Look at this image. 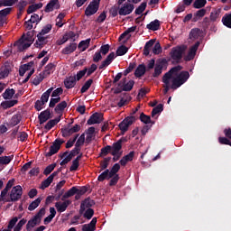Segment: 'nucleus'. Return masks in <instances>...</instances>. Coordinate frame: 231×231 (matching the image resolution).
I'll return each mask as SVG.
<instances>
[{"mask_svg": "<svg viewBox=\"0 0 231 231\" xmlns=\"http://www.w3.org/2000/svg\"><path fill=\"white\" fill-rule=\"evenodd\" d=\"M182 69L183 68L180 65H178L176 67L171 68L167 73H165L162 76V82L163 83H168V80H171L172 79V75H176L177 73L181 71Z\"/></svg>", "mask_w": 231, "mask_h": 231, "instance_id": "9d476101", "label": "nucleus"}, {"mask_svg": "<svg viewBox=\"0 0 231 231\" xmlns=\"http://www.w3.org/2000/svg\"><path fill=\"white\" fill-rule=\"evenodd\" d=\"M70 200H64L63 202H57L55 203V208L58 210L59 213H63L67 210L68 207L71 205Z\"/></svg>", "mask_w": 231, "mask_h": 231, "instance_id": "a211bd4d", "label": "nucleus"}, {"mask_svg": "<svg viewBox=\"0 0 231 231\" xmlns=\"http://www.w3.org/2000/svg\"><path fill=\"white\" fill-rule=\"evenodd\" d=\"M14 160V155L0 157V164L7 165Z\"/></svg>", "mask_w": 231, "mask_h": 231, "instance_id": "864d4df0", "label": "nucleus"}, {"mask_svg": "<svg viewBox=\"0 0 231 231\" xmlns=\"http://www.w3.org/2000/svg\"><path fill=\"white\" fill-rule=\"evenodd\" d=\"M147 72L146 66L142 63L139 64L138 67L135 69L134 76L137 79L142 78Z\"/></svg>", "mask_w": 231, "mask_h": 231, "instance_id": "bb28decb", "label": "nucleus"}, {"mask_svg": "<svg viewBox=\"0 0 231 231\" xmlns=\"http://www.w3.org/2000/svg\"><path fill=\"white\" fill-rule=\"evenodd\" d=\"M56 67H57L56 63L50 62L49 64L46 65L44 70L41 72V74L48 78L51 73L55 71Z\"/></svg>", "mask_w": 231, "mask_h": 231, "instance_id": "aec40b11", "label": "nucleus"}, {"mask_svg": "<svg viewBox=\"0 0 231 231\" xmlns=\"http://www.w3.org/2000/svg\"><path fill=\"white\" fill-rule=\"evenodd\" d=\"M16 104H18V100L17 99H12V100H7V101H3L1 103V107L4 110H7L9 108L14 107Z\"/></svg>", "mask_w": 231, "mask_h": 231, "instance_id": "c756f323", "label": "nucleus"}, {"mask_svg": "<svg viewBox=\"0 0 231 231\" xmlns=\"http://www.w3.org/2000/svg\"><path fill=\"white\" fill-rule=\"evenodd\" d=\"M139 119H141L142 123L145 125H155V121L151 120V116H147L146 114L142 113L141 116H139Z\"/></svg>", "mask_w": 231, "mask_h": 231, "instance_id": "49530a36", "label": "nucleus"}, {"mask_svg": "<svg viewBox=\"0 0 231 231\" xmlns=\"http://www.w3.org/2000/svg\"><path fill=\"white\" fill-rule=\"evenodd\" d=\"M97 218L94 217L91 222L88 225H84L81 231H95L97 230Z\"/></svg>", "mask_w": 231, "mask_h": 231, "instance_id": "393cba45", "label": "nucleus"}, {"mask_svg": "<svg viewBox=\"0 0 231 231\" xmlns=\"http://www.w3.org/2000/svg\"><path fill=\"white\" fill-rule=\"evenodd\" d=\"M42 6H43L42 3L31 5H29V7L27 9V14H33V13L37 12L39 9H41Z\"/></svg>", "mask_w": 231, "mask_h": 231, "instance_id": "79ce46f5", "label": "nucleus"}, {"mask_svg": "<svg viewBox=\"0 0 231 231\" xmlns=\"http://www.w3.org/2000/svg\"><path fill=\"white\" fill-rule=\"evenodd\" d=\"M134 9V5L131 3H125L123 4L122 7L118 10L119 15H128L133 13Z\"/></svg>", "mask_w": 231, "mask_h": 231, "instance_id": "4468645a", "label": "nucleus"}, {"mask_svg": "<svg viewBox=\"0 0 231 231\" xmlns=\"http://www.w3.org/2000/svg\"><path fill=\"white\" fill-rule=\"evenodd\" d=\"M129 51V48L125 47V45H121L117 48L116 56H124Z\"/></svg>", "mask_w": 231, "mask_h": 231, "instance_id": "680f3d73", "label": "nucleus"}, {"mask_svg": "<svg viewBox=\"0 0 231 231\" xmlns=\"http://www.w3.org/2000/svg\"><path fill=\"white\" fill-rule=\"evenodd\" d=\"M167 63L168 62L166 59L159 60L157 63H155L154 72L152 74V77L158 78L163 72V69L164 67L167 66Z\"/></svg>", "mask_w": 231, "mask_h": 231, "instance_id": "1a4fd4ad", "label": "nucleus"}, {"mask_svg": "<svg viewBox=\"0 0 231 231\" xmlns=\"http://www.w3.org/2000/svg\"><path fill=\"white\" fill-rule=\"evenodd\" d=\"M93 84V79H88L85 84L83 85V87H81L80 88V93L84 94L87 93L88 90L91 88V85Z\"/></svg>", "mask_w": 231, "mask_h": 231, "instance_id": "09e8293b", "label": "nucleus"}, {"mask_svg": "<svg viewBox=\"0 0 231 231\" xmlns=\"http://www.w3.org/2000/svg\"><path fill=\"white\" fill-rule=\"evenodd\" d=\"M15 95V90L14 88H8L5 89V92L2 94V97H4L5 100H10L14 97Z\"/></svg>", "mask_w": 231, "mask_h": 231, "instance_id": "4c0bfd02", "label": "nucleus"}, {"mask_svg": "<svg viewBox=\"0 0 231 231\" xmlns=\"http://www.w3.org/2000/svg\"><path fill=\"white\" fill-rule=\"evenodd\" d=\"M64 143L65 141L62 139H59V138L55 139L50 147V152H45L44 156L51 157L57 154Z\"/></svg>", "mask_w": 231, "mask_h": 231, "instance_id": "39448f33", "label": "nucleus"}, {"mask_svg": "<svg viewBox=\"0 0 231 231\" xmlns=\"http://www.w3.org/2000/svg\"><path fill=\"white\" fill-rule=\"evenodd\" d=\"M48 37H43L42 34H37V41L34 43L35 48L42 49L48 43Z\"/></svg>", "mask_w": 231, "mask_h": 231, "instance_id": "412c9836", "label": "nucleus"}, {"mask_svg": "<svg viewBox=\"0 0 231 231\" xmlns=\"http://www.w3.org/2000/svg\"><path fill=\"white\" fill-rule=\"evenodd\" d=\"M156 42V40H150L148 42H146L144 47H143V55L144 56H149L150 55V51H151V48L154 46Z\"/></svg>", "mask_w": 231, "mask_h": 231, "instance_id": "473e14b6", "label": "nucleus"}, {"mask_svg": "<svg viewBox=\"0 0 231 231\" xmlns=\"http://www.w3.org/2000/svg\"><path fill=\"white\" fill-rule=\"evenodd\" d=\"M164 110L163 105L159 104L157 106L153 107L152 111V117L154 118L159 113Z\"/></svg>", "mask_w": 231, "mask_h": 231, "instance_id": "4d7b16f0", "label": "nucleus"}, {"mask_svg": "<svg viewBox=\"0 0 231 231\" xmlns=\"http://www.w3.org/2000/svg\"><path fill=\"white\" fill-rule=\"evenodd\" d=\"M61 118H62V114L60 115L59 117H56L53 120H50L49 122L46 123L44 129L47 131H51V129L52 127H54L55 125H57L60 123Z\"/></svg>", "mask_w": 231, "mask_h": 231, "instance_id": "cd10ccee", "label": "nucleus"}, {"mask_svg": "<svg viewBox=\"0 0 231 231\" xmlns=\"http://www.w3.org/2000/svg\"><path fill=\"white\" fill-rule=\"evenodd\" d=\"M185 51H186V46L184 45L172 47L170 52V56L177 63H180L181 59L183 58V54Z\"/></svg>", "mask_w": 231, "mask_h": 231, "instance_id": "7ed1b4c3", "label": "nucleus"}, {"mask_svg": "<svg viewBox=\"0 0 231 231\" xmlns=\"http://www.w3.org/2000/svg\"><path fill=\"white\" fill-rule=\"evenodd\" d=\"M207 14V9H199L195 14L192 18V22L196 23L202 19Z\"/></svg>", "mask_w": 231, "mask_h": 231, "instance_id": "f704fd0d", "label": "nucleus"}, {"mask_svg": "<svg viewBox=\"0 0 231 231\" xmlns=\"http://www.w3.org/2000/svg\"><path fill=\"white\" fill-rule=\"evenodd\" d=\"M53 180L51 177H48L45 180L42 182V187L40 189H45L50 187Z\"/></svg>", "mask_w": 231, "mask_h": 231, "instance_id": "338daca9", "label": "nucleus"}, {"mask_svg": "<svg viewBox=\"0 0 231 231\" xmlns=\"http://www.w3.org/2000/svg\"><path fill=\"white\" fill-rule=\"evenodd\" d=\"M160 27H161L160 21L157 19L146 24V29H149L152 32L158 31Z\"/></svg>", "mask_w": 231, "mask_h": 231, "instance_id": "c9c22d12", "label": "nucleus"}, {"mask_svg": "<svg viewBox=\"0 0 231 231\" xmlns=\"http://www.w3.org/2000/svg\"><path fill=\"white\" fill-rule=\"evenodd\" d=\"M116 59V54L115 52H111L106 58L105 59L104 61L99 66V69H104L106 67L109 66L114 60Z\"/></svg>", "mask_w": 231, "mask_h": 231, "instance_id": "b1692460", "label": "nucleus"}, {"mask_svg": "<svg viewBox=\"0 0 231 231\" xmlns=\"http://www.w3.org/2000/svg\"><path fill=\"white\" fill-rule=\"evenodd\" d=\"M56 166H57L56 163H52V164H51L49 166H46V168H45V170L43 171V174L45 176H49L51 173V171L55 170Z\"/></svg>", "mask_w": 231, "mask_h": 231, "instance_id": "0e129e2a", "label": "nucleus"}, {"mask_svg": "<svg viewBox=\"0 0 231 231\" xmlns=\"http://www.w3.org/2000/svg\"><path fill=\"white\" fill-rule=\"evenodd\" d=\"M80 130H81V125L76 124L71 128H69V127L61 128L60 129V133H61L63 138H68V137L71 136L75 133H79Z\"/></svg>", "mask_w": 231, "mask_h": 231, "instance_id": "6e6552de", "label": "nucleus"}, {"mask_svg": "<svg viewBox=\"0 0 231 231\" xmlns=\"http://www.w3.org/2000/svg\"><path fill=\"white\" fill-rule=\"evenodd\" d=\"M115 151L114 144L112 145H106L103 147L100 151L99 157H106L109 153L111 154V152Z\"/></svg>", "mask_w": 231, "mask_h": 231, "instance_id": "72a5a7b5", "label": "nucleus"}, {"mask_svg": "<svg viewBox=\"0 0 231 231\" xmlns=\"http://www.w3.org/2000/svg\"><path fill=\"white\" fill-rule=\"evenodd\" d=\"M93 206H95V201L90 197L86 198L80 203L79 214L83 215L87 209L91 208Z\"/></svg>", "mask_w": 231, "mask_h": 231, "instance_id": "ddd939ff", "label": "nucleus"}, {"mask_svg": "<svg viewBox=\"0 0 231 231\" xmlns=\"http://www.w3.org/2000/svg\"><path fill=\"white\" fill-rule=\"evenodd\" d=\"M41 224V222H39V219H37V218H31L29 221H28V223H27V225H26V230L27 231H32V229L35 226H37V225H40Z\"/></svg>", "mask_w": 231, "mask_h": 231, "instance_id": "37998d69", "label": "nucleus"}, {"mask_svg": "<svg viewBox=\"0 0 231 231\" xmlns=\"http://www.w3.org/2000/svg\"><path fill=\"white\" fill-rule=\"evenodd\" d=\"M127 142V138L123 136L121 137L116 143H113L114 149L122 150L123 149V143Z\"/></svg>", "mask_w": 231, "mask_h": 231, "instance_id": "de8ad7c7", "label": "nucleus"}, {"mask_svg": "<svg viewBox=\"0 0 231 231\" xmlns=\"http://www.w3.org/2000/svg\"><path fill=\"white\" fill-rule=\"evenodd\" d=\"M111 155L113 156V159H112L113 162H118L120 157H122L123 152L120 149L114 148V151L111 152Z\"/></svg>", "mask_w": 231, "mask_h": 231, "instance_id": "ea45409f", "label": "nucleus"}, {"mask_svg": "<svg viewBox=\"0 0 231 231\" xmlns=\"http://www.w3.org/2000/svg\"><path fill=\"white\" fill-rule=\"evenodd\" d=\"M135 122V116H127L125 120L121 121L118 125L122 134H125L129 130L130 125Z\"/></svg>", "mask_w": 231, "mask_h": 231, "instance_id": "423d86ee", "label": "nucleus"}, {"mask_svg": "<svg viewBox=\"0 0 231 231\" xmlns=\"http://www.w3.org/2000/svg\"><path fill=\"white\" fill-rule=\"evenodd\" d=\"M22 121V116L21 115H14L11 118V121H10V125L12 126H15V125H18Z\"/></svg>", "mask_w": 231, "mask_h": 231, "instance_id": "8fccbe9b", "label": "nucleus"}, {"mask_svg": "<svg viewBox=\"0 0 231 231\" xmlns=\"http://www.w3.org/2000/svg\"><path fill=\"white\" fill-rule=\"evenodd\" d=\"M60 2L59 0H51L49 4L46 5L44 12L46 14L51 13L53 10L60 9Z\"/></svg>", "mask_w": 231, "mask_h": 231, "instance_id": "f3484780", "label": "nucleus"}, {"mask_svg": "<svg viewBox=\"0 0 231 231\" xmlns=\"http://www.w3.org/2000/svg\"><path fill=\"white\" fill-rule=\"evenodd\" d=\"M207 5V0H195L193 3V7L195 9H201L202 7H205Z\"/></svg>", "mask_w": 231, "mask_h": 231, "instance_id": "6e6d98bb", "label": "nucleus"}, {"mask_svg": "<svg viewBox=\"0 0 231 231\" xmlns=\"http://www.w3.org/2000/svg\"><path fill=\"white\" fill-rule=\"evenodd\" d=\"M146 7H147V2H143V3L141 4V5H139V6L135 9L134 14H138V15L142 14L143 13V11L146 10Z\"/></svg>", "mask_w": 231, "mask_h": 231, "instance_id": "13d9d810", "label": "nucleus"}, {"mask_svg": "<svg viewBox=\"0 0 231 231\" xmlns=\"http://www.w3.org/2000/svg\"><path fill=\"white\" fill-rule=\"evenodd\" d=\"M12 72V66L9 63H5L0 69V79H5Z\"/></svg>", "mask_w": 231, "mask_h": 231, "instance_id": "4be33fe9", "label": "nucleus"}, {"mask_svg": "<svg viewBox=\"0 0 231 231\" xmlns=\"http://www.w3.org/2000/svg\"><path fill=\"white\" fill-rule=\"evenodd\" d=\"M221 22L226 28L231 29V13L222 16Z\"/></svg>", "mask_w": 231, "mask_h": 231, "instance_id": "58836bf2", "label": "nucleus"}, {"mask_svg": "<svg viewBox=\"0 0 231 231\" xmlns=\"http://www.w3.org/2000/svg\"><path fill=\"white\" fill-rule=\"evenodd\" d=\"M216 22L209 19V17L206 16L204 17L203 21H202V27L204 30L209 29L210 26H212L213 24H215Z\"/></svg>", "mask_w": 231, "mask_h": 231, "instance_id": "c03bdc74", "label": "nucleus"}, {"mask_svg": "<svg viewBox=\"0 0 231 231\" xmlns=\"http://www.w3.org/2000/svg\"><path fill=\"white\" fill-rule=\"evenodd\" d=\"M90 42H91L90 39L80 41L78 45V48L81 49L80 51H85L86 50L88 49Z\"/></svg>", "mask_w": 231, "mask_h": 231, "instance_id": "a19ab883", "label": "nucleus"}, {"mask_svg": "<svg viewBox=\"0 0 231 231\" xmlns=\"http://www.w3.org/2000/svg\"><path fill=\"white\" fill-rule=\"evenodd\" d=\"M67 106H68L67 102L66 101H61L60 103H59L55 106L54 111H55L56 114L61 116V115H63V111H65Z\"/></svg>", "mask_w": 231, "mask_h": 231, "instance_id": "2f4dec72", "label": "nucleus"}, {"mask_svg": "<svg viewBox=\"0 0 231 231\" xmlns=\"http://www.w3.org/2000/svg\"><path fill=\"white\" fill-rule=\"evenodd\" d=\"M201 30L199 28L192 29L189 32V38L197 40L199 37H200Z\"/></svg>", "mask_w": 231, "mask_h": 231, "instance_id": "603ef678", "label": "nucleus"}, {"mask_svg": "<svg viewBox=\"0 0 231 231\" xmlns=\"http://www.w3.org/2000/svg\"><path fill=\"white\" fill-rule=\"evenodd\" d=\"M113 177H110V172L108 169H106L103 173L97 176V181L103 182L105 180H109Z\"/></svg>", "mask_w": 231, "mask_h": 231, "instance_id": "a18cd8bd", "label": "nucleus"}, {"mask_svg": "<svg viewBox=\"0 0 231 231\" xmlns=\"http://www.w3.org/2000/svg\"><path fill=\"white\" fill-rule=\"evenodd\" d=\"M189 72L187 70H182L180 71L176 78H173L171 79V89H178L180 88L182 85L185 84L186 81L189 79Z\"/></svg>", "mask_w": 231, "mask_h": 231, "instance_id": "f257e3e1", "label": "nucleus"}, {"mask_svg": "<svg viewBox=\"0 0 231 231\" xmlns=\"http://www.w3.org/2000/svg\"><path fill=\"white\" fill-rule=\"evenodd\" d=\"M88 192V188L83 187L75 194V199L79 200L81 199V196Z\"/></svg>", "mask_w": 231, "mask_h": 231, "instance_id": "774afa93", "label": "nucleus"}, {"mask_svg": "<svg viewBox=\"0 0 231 231\" xmlns=\"http://www.w3.org/2000/svg\"><path fill=\"white\" fill-rule=\"evenodd\" d=\"M53 90V88H50L46 90V92H43L40 99H37L34 103V109L36 111H42L44 108V106L48 103L49 98L51 95V92Z\"/></svg>", "mask_w": 231, "mask_h": 231, "instance_id": "f03ea898", "label": "nucleus"}, {"mask_svg": "<svg viewBox=\"0 0 231 231\" xmlns=\"http://www.w3.org/2000/svg\"><path fill=\"white\" fill-rule=\"evenodd\" d=\"M120 171V165L118 163H116L112 166L111 171H109L110 177H114L115 175H117L116 173Z\"/></svg>", "mask_w": 231, "mask_h": 231, "instance_id": "69168bd1", "label": "nucleus"}, {"mask_svg": "<svg viewBox=\"0 0 231 231\" xmlns=\"http://www.w3.org/2000/svg\"><path fill=\"white\" fill-rule=\"evenodd\" d=\"M220 15H221V9H213L208 18L214 21L215 23H217L219 21Z\"/></svg>", "mask_w": 231, "mask_h": 231, "instance_id": "e433bc0d", "label": "nucleus"}, {"mask_svg": "<svg viewBox=\"0 0 231 231\" xmlns=\"http://www.w3.org/2000/svg\"><path fill=\"white\" fill-rule=\"evenodd\" d=\"M110 161H111V157L105 158L103 161H101L100 162L101 171H106L108 168Z\"/></svg>", "mask_w": 231, "mask_h": 231, "instance_id": "bf43d9fd", "label": "nucleus"}, {"mask_svg": "<svg viewBox=\"0 0 231 231\" xmlns=\"http://www.w3.org/2000/svg\"><path fill=\"white\" fill-rule=\"evenodd\" d=\"M10 198L5 199V202H16L22 199L23 196V188L20 185L12 188V190L9 194Z\"/></svg>", "mask_w": 231, "mask_h": 231, "instance_id": "20e7f679", "label": "nucleus"}, {"mask_svg": "<svg viewBox=\"0 0 231 231\" xmlns=\"http://www.w3.org/2000/svg\"><path fill=\"white\" fill-rule=\"evenodd\" d=\"M18 3V0H0V7L1 6H14Z\"/></svg>", "mask_w": 231, "mask_h": 231, "instance_id": "5fc2aeb1", "label": "nucleus"}, {"mask_svg": "<svg viewBox=\"0 0 231 231\" xmlns=\"http://www.w3.org/2000/svg\"><path fill=\"white\" fill-rule=\"evenodd\" d=\"M104 121V114L95 113L90 116V118L87 121L88 125H99Z\"/></svg>", "mask_w": 231, "mask_h": 231, "instance_id": "f8f14e48", "label": "nucleus"}, {"mask_svg": "<svg viewBox=\"0 0 231 231\" xmlns=\"http://www.w3.org/2000/svg\"><path fill=\"white\" fill-rule=\"evenodd\" d=\"M77 81L79 80L76 79L75 76H69L66 79H64V87L67 89H72L76 86Z\"/></svg>", "mask_w": 231, "mask_h": 231, "instance_id": "5701e85b", "label": "nucleus"}, {"mask_svg": "<svg viewBox=\"0 0 231 231\" xmlns=\"http://www.w3.org/2000/svg\"><path fill=\"white\" fill-rule=\"evenodd\" d=\"M51 118V109L47 108L38 115V121L40 125L45 124L49 119Z\"/></svg>", "mask_w": 231, "mask_h": 231, "instance_id": "dca6fc26", "label": "nucleus"}, {"mask_svg": "<svg viewBox=\"0 0 231 231\" xmlns=\"http://www.w3.org/2000/svg\"><path fill=\"white\" fill-rule=\"evenodd\" d=\"M41 201H42V199L41 198H37L33 202L29 204L28 210L29 211H33L35 208H38V207L41 204Z\"/></svg>", "mask_w": 231, "mask_h": 231, "instance_id": "3c124183", "label": "nucleus"}, {"mask_svg": "<svg viewBox=\"0 0 231 231\" xmlns=\"http://www.w3.org/2000/svg\"><path fill=\"white\" fill-rule=\"evenodd\" d=\"M32 44H33V42H26V41L22 42L21 40H18L14 43V46H17L19 51H24L28 48H30Z\"/></svg>", "mask_w": 231, "mask_h": 231, "instance_id": "6ab92c4d", "label": "nucleus"}, {"mask_svg": "<svg viewBox=\"0 0 231 231\" xmlns=\"http://www.w3.org/2000/svg\"><path fill=\"white\" fill-rule=\"evenodd\" d=\"M88 68H85L81 70H79L77 72V75L74 76V77H76V80H78V81L81 80L82 78L86 75V73H88Z\"/></svg>", "mask_w": 231, "mask_h": 231, "instance_id": "e2e57ef3", "label": "nucleus"}, {"mask_svg": "<svg viewBox=\"0 0 231 231\" xmlns=\"http://www.w3.org/2000/svg\"><path fill=\"white\" fill-rule=\"evenodd\" d=\"M199 45L200 42L198 41L192 47H189L188 54L184 57V60L186 62H189L196 58Z\"/></svg>", "mask_w": 231, "mask_h": 231, "instance_id": "9b49d317", "label": "nucleus"}, {"mask_svg": "<svg viewBox=\"0 0 231 231\" xmlns=\"http://www.w3.org/2000/svg\"><path fill=\"white\" fill-rule=\"evenodd\" d=\"M79 189L76 187L70 188L64 195H62L61 200L64 201L71 197H73L77 192H79Z\"/></svg>", "mask_w": 231, "mask_h": 231, "instance_id": "7c9ffc66", "label": "nucleus"}, {"mask_svg": "<svg viewBox=\"0 0 231 231\" xmlns=\"http://www.w3.org/2000/svg\"><path fill=\"white\" fill-rule=\"evenodd\" d=\"M134 86V81L133 79H130L126 83V78H124L121 79V81L118 83V87L122 88L125 92H129L133 89Z\"/></svg>", "mask_w": 231, "mask_h": 231, "instance_id": "2eb2a0df", "label": "nucleus"}, {"mask_svg": "<svg viewBox=\"0 0 231 231\" xmlns=\"http://www.w3.org/2000/svg\"><path fill=\"white\" fill-rule=\"evenodd\" d=\"M101 0H93L85 10L86 16L89 17L98 12Z\"/></svg>", "mask_w": 231, "mask_h": 231, "instance_id": "0eeeda50", "label": "nucleus"}, {"mask_svg": "<svg viewBox=\"0 0 231 231\" xmlns=\"http://www.w3.org/2000/svg\"><path fill=\"white\" fill-rule=\"evenodd\" d=\"M34 36H35V31H31V32H28L25 34L22 35L21 39H20V42H32L33 43L34 42Z\"/></svg>", "mask_w": 231, "mask_h": 231, "instance_id": "a878e982", "label": "nucleus"}, {"mask_svg": "<svg viewBox=\"0 0 231 231\" xmlns=\"http://www.w3.org/2000/svg\"><path fill=\"white\" fill-rule=\"evenodd\" d=\"M46 78V76L40 73L38 76H35V78H33L32 83L34 86H39L41 82Z\"/></svg>", "mask_w": 231, "mask_h": 231, "instance_id": "052dcab7", "label": "nucleus"}, {"mask_svg": "<svg viewBox=\"0 0 231 231\" xmlns=\"http://www.w3.org/2000/svg\"><path fill=\"white\" fill-rule=\"evenodd\" d=\"M77 50V43L71 42L67 47H64L61 51V53L64 55H69L72 52L76 51Z\"/></svg>", "mask_w": 231, "mask_h": 231, "instance_id": "c85d7f7f", "label": "nucleus"}]
</instances>
